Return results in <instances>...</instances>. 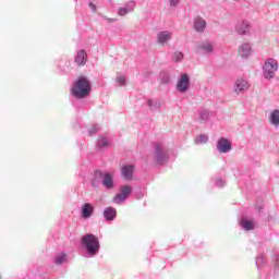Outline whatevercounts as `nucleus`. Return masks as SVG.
Returning a JSON list of instances; mask_svg holds the SVG:
<instances>
[{
	"label": "nucleus",
	"instance_id": "nucleus-1",
	"mask_svg": "<svg viewBox=\"0 0 279 279\" xmlns=\"http://www.w3.org/2000/svg\"><path fill=\"white\" fill-rule=\"evenodd\" d=\"M82 247L85 250L88 258H95L99 254V248L101 247L99 243V238L93 233H87L81 239Z\"/></svg>",
	"mask_w": 279,
	"mask_h": 279
},
{
	"label": "nucleus",
	"instance_id": "nucleus-2",
	"mask_svg": "<svg viewBox=\"0 0 279 279\" xmlns=\"http://www.w3.org/2000/svg\"><path fill=\"white\" fill-rule=\"evenodd\" d=\"M71 93L76 99H85L90 95V82L87 77L81 76L74 82Z\"/></svg>",
	"mask_w": 279,
	"mask_h": 279
},
{
	"label": "nucleus",
	"instance_id": "nucleus-3",
	"mask_svg": "<svg viewBox=\"0 0 279 279\" xmlns=\"http://www.w3.org/2000/svg\"><path fill=\"white\" fill-rule=\"evenodd\" d=\"M278 71V61L275 59H268L263 65V75L265 80H274Z\"/></svg>",
	"mask_w": 279,
	"mask_h": 279
},
{
	"label": "nucleus",
	"instance_id": "nucleus-4",
	"mask_svg": "<svg viewBox=\"0 0 279 279\" xmlns=\"http://www.w3.org/2000/svg\"><path fill=\"white\" fill-rule=\"evenodd\" d=\"M196 52L202 56H213L215 53V44L209 39H204L196 45Z\"/></svg>",
	"mask_w": 279,
	"mask_h": 279
},
{
	"label": "nucleus",
	"instance_id": "nucleus-5",
	"mask_svg": "<svg viewBox=\"0 0 279 279\" xmlns=\"http://www.w3.org/2000/svg\"><path fill=\"white\" fill-rule=\"evenodd\" d=\"M155 160L158 165H162L169 160V154L161 144H156L155 146Z\"/></svg>",
	"mask_w": 279,
	"mask_h": 279
},
{
	"label": "nucleus",
	"instance_id": "nucleus-6",
	"mask_svg": "<svg viewBox=\"0 0 279 279\" xmlns=\"http://www.w3.org/2000/svg\"><path fill=\"white\" fill-rule=\"evenodd\" d=\"M189 88H191V78L189 74H181L177 82V90L179 93H187Z\"/></svg>",
	"mask_w": 279,
	"mask_h": 279
},
{
	"label": "nucleus",
	"instance_id": "nucleus-7",
	"mask_svg": "<svg viewBox=\"0 0 279 279\" xmlns=\"http://www.w3.org/2000/svg\"><path fill=\"white\" fill-rule=\"evenodd\" d=\"M131 194H132V186L123 185L120 187V193L114 196L113 202L116 204H121V202H125Z\"/></svg>",
	"mask_w": 279,
	"mask_h": 279
},
{
	"label": "nucleus",
	"instance_id": "nucleus-8",
	"mask_svg": "<svg viewBox=\"0 0 279 279\" xmlns=\"http://www.w3.org/2000/svg\"><path fill=\"white\" fill-rule=\"evenodd\" d=\"M101 184L107 191L114 189V173L102 171Z\"/></svg>",
	"mask_w": 279,
	"mask_h": 279
},
{
	"label": "nucleus",
	"instance_id": "nucleus-9",
	"mask_svg": "<svg viewBox=\"0 0 279 279\" xmlns=\"http://www.w3.org/2000/svg\"><path fill=\"white\" fill-rule=\"evenodd\" d=\"M171 38H173V33L171 31H160L157 34V45L165 47V45H169Z\"/></svg>",
	"mask_w": 279,
	"mask_h": 279
},
{
	"label": "nucleus",
	"instance_id": "nucleus-10",
	"mask_svg": "<svg viewBox=\"0 0 279 279\" xmlns=\"http://www.w3.org/2000/svg\"><path fill=\"white\" fill-rule=\"evenodd\" d=\"M206 27H207V24L204 17L199 15L194 17V21H193L194 32H196L197 34H204L206 32Z\"/></svg>",
	"mask_w": 279,
	"mask_h": 279
},
{
	"label": "nucleus",
	"instance_id": "nucleus-11",
	"mask_svg": "<svg viewBox=\"0 0 279 279\" xmlns=\"http://www.w3.org/2000/svg\"><path fill=\"white\" fill-rule=\"evenodd\" d=\"M217 150L220 154H228V151L232 150V144L226 137H221L217 143Z\"/></svg>",
	"mask_w": 279,
	"mask_h": 279
},
{
	"label": "nucleus",
	"instance_id": "nucleus-12",
	"mask_svg": "<svg viewBox=\"0 0 279 279\" xmlns=\"http://www.w3.org/2000/svg\"><path fill=\"white\" fill-rule=\"evenodd\" d=\"M250 29H252V26L250 25V22L245 20L238 22V24L235 25V31L241 36H247V34H250Z\"/></svg>",
	"mask_w": 279,
	"mask_h": 279
},
{
	"label": "nucleus",
	"instance_id": "nucleus-13",
	"mask_svg": "<svg viewBox=\"0 0 279 279\" xmlns=\"http://www.w3.org/2000/svg\"><path fill=\"white\" fill-rule=\"evenodd\" d=\"M250 88V83L244 78H238L234 83V93L240 95V93H245Z\"/></svg>",
	"mask_w": 279,
	"mask_h": 279
},
{
	"label": "nucleus",
	"instance_id": "nucleus-14",
	"mask_svg": "<svg viewBox=\"0 0 279 279\" xmlns=\"http://www.w3.org/2000/svg\"><path fill=\"white\" fill-rule=\"evenodd\" d=\"M93 213H95V207H93L90 203H85L81 208V217H83V219H90Z\"/></svg>",
	"mask_w": 279,
	"mask_h": 279
},
{
	"label": "nucleus",
	"instance_id": "nucleus-15",
	"mask_svg": "<svg viewBox=\"0 0 279 279\" xmlns=\"http://www.w3.org/2000/svg\"><path fill=\"white\" fill-rule=\"evenodd\" d=\"M241 58H250L252 56V45L250 43H243L238 50Z\"/></svg>",
	"mask_w": 279,
	"mask_h": 279
},
{
	"label": "nucleus",
	"instance_id": "nucleus-16",
	"mask_svg": "<svg viewBox=\"0 0 279 279\" xmlns=\"http://www.w3.org/2000/svg\"><path fill=\"white\" fill-rule=\"evenodd\" d=\"M121 175L124 180H132L134 178V166L133 165H126L121 168Z\"/></svg>",
	"mask_w": 279,
	"mask_h": 279
},
{
	"label": "nucleus",
	"instance_id": "nucleus-17",
	"mask_svg": "<svg viewBox=\"0 0 279 279\" xmlns=\"http://www.w3.org/2000/svg\"><path fill=\"white\" fill-rule=\"evenodd\" d=\"M88 60V54H86L85 50H78L75 57V62L77 66H84L86 61Z\"/></svg>",
	"mask_w": 279,
	"mask_h": 279
},
{
	"label": "nucleus",
	"instance_id": "nucleus-18",
	"mask_svg": "<svg viewBox=\"0 0 279 279\" xmlns=\"http://www.w3.org/2000/svg\"><path fill=\"white\" fill-rule=\"evenodd\" d=\"M196 120L199 121V123H208V121H210V111L208 109H201Z\"/></svg>",
	"mask_w": 279,
	"mask_h": 279
},
{
	"label": "nucleus",
	"instance_id": "nucleus-19",
	"mask_svg": "<svg viewBox=\"0 0 279 279\" xmlns=\"http://www.w3.org/2000/svg\"><path fill=\"white\" fill-rule=\"evenodd\" d=\"M106 221H114L117 218V209L114 207H107L104 210Z\"/></svg>",
	"mask_w": 279,
	"mask_h": 279
},
{
	"label": "nucleus",
	"instance_id": "nucleus-20",
	"mask_svg": "<svg viewBox=\"0 0 279 279\" xmlns=\"http://www.w3.org/2000/svg\"><path fill=\"white\" fill-rule=\"evenodd\" d=\"M101 180H102V171L96 170L94 172V178L92 179V186H94V189L99 187V185L101 184Z\"/></svg>",
	"mask_w": 279,
	"mask_h": 279
},
{
	"label": "nucleus",
	"instance_id": "nucleus-21",
	"mask_svg": "<svg viewBox=\"0 0 279 279\" xmlns=\"http://www.w3.org/2000/svg\"><path fill=\"white\" fill-rule=\"evenodd\" d=\"M269 123L275 128H279V109H275L270 112Z\"/></svg>",
	"mask_w": 279,
	"mask_h": 279
},
{
	"label": "nucleus",
	"instance_id": "nucleus-22",
	"mask_svg": "<svg viewBox=\"0 0 279 279\" xmlns=\"http://www.w3.org/2000/svg\"><path fill=\"white\" fill-rule=\"evenodd\" d=\"M240 226L241 228H243V230H246V231L254 230V222L247 219H242L240 221Z\"/></svg>",
	"mask_w": 279,
	"mask_h": 279
},
{
	"label": "nucleus",
	"instance_id": "nucleus-23",
	"mask_svg": "<svg viewBox=\"0 0 279 279\" xmlns=\"http://www.w3.org/2000/svg\"><path fill=\"white\" fill-rule=\"evenodd\" d=\"M56 265H63V263H66V253H61L56 256L54 258Z\"/></svg>",
	"mask_w": 279,
	"mask_h": 279
},
{
	"label": "nucleus",
	"instance_id": "nucleus-24",
	"mask_svg": "<svg viewBox=\"0 0 279 279\" xmlns=\"http://www.w3.org/2000/svg\"><path fill=\"white\" fill-rule=\"evenodd\" d=\"M109 145H110V142L106 137H99V140L97 142V146L100 149H104V148L108 147Z\"/></svg>",
	"mask_w": 279,
	"mask_h": 279
},
{
	"label": "nucleus",
	"instance_id": "nucleus-25",
	"mask_svg": "<svg viewBox=\"0 0 279 279\" xmlns=\"http://www.w3.org/2000/svg\"><path fill=\"white\" fill-rule=\"evenodd\" d=\"M172 60L173 62H182V60H184V53H182V51H174L173 56H172Z\"/></svg>",
	"mask_w": 279,
	"mask_h": 279
},
{
	"label": "nucleus",
	"instance_id": "nucleus-26",
	"mask_svg": "<svg viewBox=\"0 0 279 279\" xmlns=\"http://www.w3.org/2000/svg\"><path fill=\"white\" fill-rule=\"evenodd\" d=\"M195 143L196 145H204V143H208V135H198L196 138H195Z\"/></svg>",
	"mask_w": 279,
	"mask_h": 279
},
{
	"label": "nucleus",
	"instance_id": "nucleus-27",
	"mask_svg": "<svg viewBox=\"0 0 279 279\" xmlns=\"http://www.w3.org/2000/svg\"><path fill=\"white\" fill-rule=\"evenodd\" d=\"M129 12H134V9L136 8V2L134 0H131L125 3L124 7Z\"/></svg>",
	"mask_w": 279,
	"mask_h": 279
},
{
	"label": "nucleus",
	"instance_id": "nucleus-28",
	"mask_svg": "<svg viewBox=\"0 0 279 279\" xmlns=\"http://www.w3.org/2000/svg\"><path fill=\"white\" fill-rule=\"evenodd\" d=\"M147 106H148V108H151V110H154L156 108H160L161 105H160V102H158L156 100L148 99Z\"/></svg>",
	"mask_w": 279,
	"mask_h": 279
},
{
	"label": "nucleus",
	"instance_id": "nucleus-29",
	"mask_svg": "<svg viewBox=\"0 0 279 279\" xmlns=\"http://www.w3.org/2000/svg\"><path fill=\"white\" fill-rule=\"evenodd\" d=\"M116 80L120 86H125V84L128 82V78H125V76H123V75H117Z\"/></svg>",
	"mask_w": 279,
	"mask_h": 279
},
{
	"label": "nucleus",
	"instance_id": "nucleus-30",
	"mask_svg": "<svg viewBox=\"0 0 279 279\" xmlns=\"http://www.w3.org/2000/svg\"><path fill=\"white\" fill-rule=\"evenodd\" d=\"M99 130H100L99 125H97V124L93 125V126L88 130L89 136H93V134H97V132H99Z\"/></svg>",
	"mask_w": 279,
	"mask_h": 279
},
{
	"label": "nucleus",
	"instance_id": "nucleus-31",
	"mask_svg": "<svg viewBox=\"0 0 279 279\" xmlns=\"http://www.w3.org/2000/svg\"><path fill=\"white\" fill-rule=\"evenodd\" d=\"M118 14L119 16H125V14H130V11L124 7V8H120L118 10Z\"/></svg>",
	"mask_w": 279,
	"mask_h": 279
},
{
	"label": "nucleus",
	"instance_id": "nucleus-32",
	"mask_svg": "<svg viewBox=\"0 0 279 279\" xmlns=\"http://www.w3.org/2000/svg\"><path fill=\"white\" fill-rule=\"evenodd\" d=\"M265 263V257L263 255L257 256L256 265L257 267H260Z\"/></svg>",
	"mask_w": 279,
	"mask_h": 279
},
{
	"label": "nucleus",
	"instance_id": "nucleus-33",
	"mask_svg": "<svg viewBox=\"0 0 279 279\" xmlns=\"http://www.w3.org/2000/svg\"><path fill=\"white\" fill-rule=\"evenodd\" d=\"M170 8H175L177 5H180V1L182 0H168Z\"/></svg>",
	"mask_w": 279,
	"mask_h": 279
},
{
	"label": "nucleus",
	"instance_id": "nucleus-34",
	"mask_svg": "<svg viewBox=\"0 0 279 279\" xmlns=\"http://www.w3.org/2000/svg\"><path fill=\"white\" fill-rule=\"evenodd\" d=\"M216 186H218L219 189L226 186V181H223L221 179H217L216 180Z\"/></svg>",
	"mask_w": 279,
	"mask_h": 279
},
{
	"label": "nucleus",
	"instance_id": "nucleus-35",
	"mask_svg": "<svg viewBox=\"0 0 279 279\" xmlns=\"http://www.w3.org/2000/svg\"><path fill=\"white\" fill-rule=\"evenodd\" d=\"M89 8H90V10H92L93 12H96V10H97V7H96L95 3H93V2H89Z\"/></svg>",
	"mask_w": 279,
	"mask_h": 279
},
{
	"label": "nucleus",
	"instance_id": "nucleus-36",
	"mask_svg": "<svg viewBox=\"0 0 279 279\" xmlns=\"http://www.w3.org/2000/svg\"><path fill=\"white\" fill-rule=\"evenodd\" d=\"M108 21H110V23H114L116 20H113V19H108Z\"/></svg>",
	"mask_w": 279,
	"mask_h": 279
}]
</instances>
